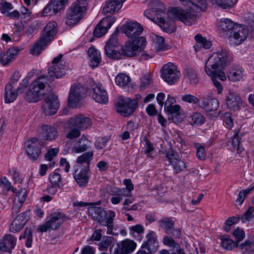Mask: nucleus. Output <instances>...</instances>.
<instances>
[{
  "instance_id": "nucleus-1",
  "label": "nucleus",
  "mask_w": 254,
  "mask_h": 254,
  "mask_svg": "<svg viewBox=\"0 0 254 254\" xmlns=\"http://www.w3.org/2000/svg\"><path fill=\"white\" fill-rule=\"evenodd\" d=\"M183 5H188L189 9H184L174 7L167 13L165 12L164 5L159 3L157 7L144 11V15L157 23L166 32H173L174 19L179 20L186 25L193 24L196 19V13L205 10L207 8L206 0H180Z\"/></svg>"
},
{
  "instance_id": "nucleus-2",
  "label": "nucleus",
  "mask_w": 254,
  "mask_h": 254,
  "mask_svg": "<svg viewBox=\"0 0 254 254\" xmlns=\"http://www.w3.org/2000/svg\"><path fill=\"white\" fill-rule=\"evenodd\" d=\"M232 60V58L228 51L222 47H218L205 63L206 73L211 77L218 94L222 93L223 87L216 79L218 78L221 81L226 79L225 73L219 69L223 68Z\"/></svg>"
},
{
  "instance_id": "nucleus-3",
  "label": "nucleus",
  "mask_w": 254,
  "mask_h": 254,
  "mask_svg": "<svg viewBox=\"0 0 254 254\" xmlns=\"http://www.w3.org/2000/svg\"><path fill=\"white\" fill-rule=\"evenodd\" d=\"M89 215L100 225L107 227L108 234H114V218L116 213L113 210L106 211L103 208L99 207H91L88 209Z\"/></svg>"
},
{
  "instance_id": "nucleus-4",
  "label": "nucleus",
  "mask_w": 254,
  "mask_h": 254,
  "mask_svg": "<svg viewBox=\"0 0 254 254\" xmlns=\"http://www.w3.org/2000/svg\"><path fill=\"white\" fill-rule=\"evenodd\" d=\"M49 81L47 76L41 75L34 80L30 85L29 91L26 93L24 98L29 102H36L44 96L43 92L46 84Z\"/></svg>"
},
{
  "instance_id": "nucleus-5",
  "label": "nucleus",
  "mask_w": 254,
  "mask_h": 254,
  "mask_svg": "<svg viewBox=\"0 0 254 254\" xmlns=\"http://www.w3.org/2000/svg\"><path fill=\"white\" fill-rule=\"evenodd\" d=\"M88 3L87 0H76L70 6L67 12L65 23L70 26L77 24L83 18Z\"/></svg>"
},
{
  "instance_id": "nucleus-6",
  "label": "nucleus",
  "mask_w": 254,
  "mask_h": 254,
  "mask_svg": "<svg viewBox=\"0 0 254 254\" xmlns=\"http://www.w3.org/2000/svg\"><path fill=\"white\" fill-rule=\"evenodd\" d=\"M146 45L144 37L139 38L138 40H131L127 41L120 50L121 59L122 56L133 57L141 52Z\"/></svg>"
},
{
  "instance_id": "nucleus-7",
  "label": "nucleus",
  "mask_w": 254,
  "mask_h": 254,
  "mask_svg": "<svg viewBox=\"0 0 254 254\" xmlns=\"http://www.w3.org/2000/svg\"><path fill=\"white\" fill-rule=\"evenodd\" d=\"M63 57L62 54H60L53 59L52 65L48 68V74L47 75L49 81L53 80L55 78H60L65 74V63L63 60Z\"/></svg>"
},
{
  "instance_id": "nucleus-8",
  "label": "nucleus",
  "mask_w": 254,
  "mask_h": 254,
  "mask_svg": "<svg viewBox=\"0 0 254 254\" xmlns=\"http://www.w3.org/2000/svg\"><path fill=\"white\" fill-rule=\"evenodd\" d=\"M137 104L138 103L135 100L121 97L116 103L117 111L123 116L127 117L134 112Z\"/></svg>"
},
{
  "instance_id": "nucleus-9",
  "label": "nucleus",
  "mask_w": 254,
  "mask_h": 254,
  "mask_svg": "<svg viewBox=\"0 0 254 254\" xmlns=\"http://www.w3.org/2000/svg\"><path fill=\"white\" fill-rule=\"evenodd\" d=\"M89 82L91 88L90 93L93 99L100 104H107L108 102V95L103 85L100 83H96L92 79H90Z\"/></svg>"
},
{
  "instance_id": "nucleus-10",
  "label": "nucleus",
  "mask_w": 254,
  "mask_h": 254,
  "mask_svg": "<svg viewBox=\"0 0 254 254\" xmlns=\"http://www.w3.org/2000/svg\"><path fill=\"white\" fill-rule=\"evenodd\" d=\"M181 74L177 66L169 63L163 66L162 78L170 85L175 84L180 77Z\"/></svg>"
},
{
  "instance_id": "nucleus-11",
  "label": "nucleus",
  "mask_w": 254,
  "mask_h": 254,
  "mask_svg": "<svg viewBox=\"0 0 254 254\" xmlns=\"http://www.w3.org/2000/svg\"><path fill=\"white\" fill-rule=\"evenodd\" d=\"M122 32L128 38L132 40H138L141 34L143 28L142 25L136 21H126L122 27Z\"/></svg>"
},
{
  "instance_id": "nucleus-12",
  "label": "nucleus",
  "mask_w": 254,
  "mask_h": 254,
  "mask_svg": "<svg viewBox=\"0 0 254 254\" xmlns=\"http://www.w3.org/2000/svg\"><path fill=\"white\" fill-rule=\"evenodd\" d=\"M86 93L85 88L81 85H73L70 89L68 98V106L76 107L79 103L83 99Z\"/></svg>"
},
{
  "instance_id": "nucleus-13",
  "label": "nucleus",
  "mask_w": 254,
  "mask_h": 254,
  "mask_svg": "<svg viewBox=\"0 0 254 254\" xmlns=\"http://www.w3.org/2000/svg\"><path fill=\"white\" fill-rule=\"evenodd\" d=\"M118 33V31L116 30L107 42L105 47L106 55L109 58L115 60L121 59L120 51H119L116 50L119 45L117 37Z\"/></svg>"
},
{
  "instance_id": "nucleus-14",
  "label": "nucleus",
  "mask_w": 254,
  "mask_h": 254,
  "mask_svg": "<svg viewBox=\"0 0 254 254\" xmlns=\"http://www.w3.org/2000/svg\"><path fill=\"white\" fill-rule=\"evenodd\" d=\"M65 215L60 212L54 213L50 220L40 225L38 230L41 232H46L49 229L56 230L63 223Z\"/></svg>"
},
{
  "instance_id": "nucleus-15",
  "label": "nucleus",
  "mask_w": 254,
  "mask_h": 254,
  "mask_svg": "<svg viewBox=\"0 0 254 254\" xmlns=\"http://www.w3.org/2000/svg\"><path fill=\"white\" fill-rule=\"evenodd\" d=\"M225 103L227 108L233 111H239L245 106L240 96L236 92L229 91L225 98Z\"/></svg>"
},
{
  "instance_id": "nucleus-16",
  "label": "nucleus",
  "mask_w": 254,
  "mask_h": 254,
  "mask_svg": "<svg viewBox=\"0 0 254 254\" xmlns=\"http://www.w3.org/2000/svg\"><path fill=\"white\" fill-rule=\"evenodd\" d=\"M166 158L169 161L170 164L172 166L175 173L178 174L184 171L186 168V163L183 160L179 158L177 152L173 150L168 151L166 153Z\"/></svg>"
},
{
  "instance_id": "nucleus-17",
  "label": "nucleus",
  "mask_w": 254,
  "mask_h": 254,
  "mask_svg": "<svg viewBox=\"0 0 254 254\" xmlns=\"http://www.w3.org/2000/svg\"><path fill=\"white\" fill-rule=\"evenodd\" d=\"M59 107V101L57 96L53 93L48 95L44 100L42 106V110L47 116L54 115Z\"/></svg>"
},
{
  "instance_id": "nucleus-18",
  "label": "nucleus",
  "mask_w": 254,
  "mask_h": 254,
  "mask_svg": "<svg viewBox=\"0 0 254 254\" xmlns=\"http://www.w3.org/2000/svg\"><path fill=\"white\" fill-rule=\"evenodd\" d=\"M115 21L116 18L113 16L103 18L94 31V36L99 38L104 35Z\"/></svg>"
},
{
  "instance_id": "nucleus-19",
  "label": "nucleus",
  "mask_w": 254,
  "mask_h": 254,
  "mask_svg": "<svg viewBox=\"0 0 254 254\" xmlns=\"http://www.w3.org/2000/svg\"><path fill=\"white\" fill-rule=\"evenodd\" d=\"M248 33V29L246 26L237 24L231 32L230 37L234 39L236 44L239 45L247 39Z\"/></svg>"
},
{
  "instance_id": "nucleus-20",
  "label": "nucleus",
  "mask_w": 254,
  "mask_h": 254,
  "mask_svg": "<svg viewBox=\"0 0 254 254\" xmlns=\"http://www.w3.org/2000/svg\"><path fill=\"white\" fill-rule=\"evenodd\" d=\"M68 124L71 127H75L81 130L86 129L92 124L91 119L83 115H77L70 118Z\"/></svg>"
},
{
  "instance_id": "nucleus-21",
  "label": "nucleus",
  "mask_w": 254,
  "mask_h": 254,
  "mask_svg": "<svg viewBox=\"0 0 254 254\" xmlns=\"http://www.w3.org/2000/svg\"><path fill=\"white\" fill-rule=\"evenodd\" d=\"M38 144L37 139L35 138L29 139L25 142V150L27 155L32 160H37L41 154Z\"/></svg>"
},
{
  "instance_id": "nucleus-22",
  "label": "nucleus",
  "mask_w": 254,
  "mask_h": 254,
  "mask_svg": "<svg viewBox=\"0 0 254 254\" xmlns=\"http://www.w3.org/2000/svg\"><path fill=\"white\" fill-rule=\"evenodd\" d=\"M57 32V24L54 21L49 22L44 27L42 36V40L44 42H50Z\"/></svg>"
},
{
  "instance_id": "nucleus-23",
  "label": "nucleus",
  "mask_w": 254,
  "mask_h": 254,
  "mask_svg": "<svg viewBox=\"0 0 254 254\" xmlns=\"http://www.w3.org/2000/svg\"><path fill=\"white\" fill-rule=\"evenodd\" d=\"M91 142L85 135H83L76 140L71 148V153H80L87 150L91 146Z\"/></svg>"
},
{
  "instance_id": "nucleus-24",
  "label": "nucleus",
  "mask_w": 254,
  "mask_h": 254,
  "mask_svg": "<svg viewBox=\"0 0 254 254\" xmlns=\"http://www.w3.org/2000/svg\"><path fill=\"white\" fill-rule=\"evenodd\" d=\"M199 107L207 112L214 111L219 107V102L215 98L207 95L202 98Z\"/></svg>"
},
{
  "instance_id": "nucleus-25",
  "label": "nucleus",
  "mask_w": 254,
  "mask_h": 254,
  "mask_svg": "<svg viewBox=\"0 0 254 254\" xmlns=\"http://www.w3.org/2000/svg\"><path fill=\"white\" fill-rule=\"evenodd\" d=\"M123 4L121 0H106L103 6L102 12L105 15L113 14L119 11Z\"/></svg>"
},
{
  "instance_id": "nucleus-26",
  "label": "nucleus",
  "mask_w": 254,
  "mask_h": 254,
  "mask_svg": "<svg viewBox=\"0 0 254 254\" xmlns=\"http://www.w3.org/2000/svg\"><path fill=\"white\" fill-rule=\"evenodd\" d=\"M146 241L142 244L141 248L147 249L150 252H155L158 247L156 234L153 231H150L146 236Z\"/></svg>"
},
{
  "instance_id": "nucleus-27",
  "label": "nucleus",
  "mask_w": 254,
  "mask_h": 254,
  "mask_svg": "<svg viewBox=\"0 0 254 254\" xmlns=\"http://www.w3.org/2000/svg\"><path fill=\"white\" fill-rule=\"evenodd\" d=\"M18 50L15 47L10 48L5 53L0 55V62L3 65L12 62L15 58Z\"/></svg>"
},
{
  "instance_id": "nucleus-28",
  "label": "nucleus",
  "mask_w": 254,
  "mask_h": 254,
  "mask_svg": "<svg viewBox=\"0 0 254 254\" xmlns=\"http://www.w3.org/2000/svg\"><path fill=\"white\" fill-rule=\"evenodd\" d=\"M42 134L45 139L52 140L57 137L58 131L54 127L44 125L42 127Z\"/></svg>"
},
{
  "instance_id": "nucleus-29",
  "label": "nucleus",
  "mask_w": 254,
  "mask_h": 254,
  "mask_svg": "<svg viewBox=\"0 0 254 254\" xmlns=\"http://www.w3.org/2000/svg\"><path fill=\"white\" fill-rule=\"evenodd\" d=\"M88 54L90 58V66L92 68L97 67L101 61L100 51L94 47H91L88 50Z\"/></svg>"
},
{
  "instance_id": "nucleus-30",
  "label": "nucleus",
  "mask_w": 254,
  "mask_h": 254,
  "mask_svg": "<svg viewBox=\"0 0 254 254\" xmlns=\"http://www.w3.org/2000/svg\"><path fill=\"white\" fill-rule=\"evenodd\" d=\"M244 70L239 66L232 67L227 73L228 79L233 82L240 81L244 77Z\"/></svg>"
},
{
  "instance_id": "nucleus-31",
  "label": "nucleus",
  "mask_w": 254,
  "mask_h": 254,
  "mask_svg": "<svg viewBox=\"0 0 254 254\" xmlns=\"http://www.w3.org/2000/svg\"><path fill=\"white\" fill-rule=\"evenodd\" d=\"M241 135L238 131L231 138L228 144L231 149L233 151L236 150L238 154H240L244 150V148L241 146Z\"/></svg>"
},
{
  "instance_id": "nucleus-32",
  "label": "nucleus",
  "mask_w": 254,
  "mask_h": 254,
  "mask_svg": "<svg viewBox=\"0 0 254 254\" xmlns=\"http://www.w3.org/2000/svg\"><path fill=\"white\" fill-rule=\"evenodd\" d=\"M168 115L169 120H172L173 122L176 123L180 120V106L178 105L170 106L164 109Z\"/></svg>"
},
{
  "instance_id": "nucleus-33",
  "label": "nucleus",
  "mask_w": 254,
  "mask_h": 254,
  "mask_svg": "<svg viewBox=\"0 0 254 254\" xmlns=\"http://www.w3.org/2000/svg\"><path fill=\"white\" fill-rule=\"evenodd\" d=\"M17 93L15 87L10 84H7L5 87L4 101L6 103L13 102L17 98Z\"/></svg>"
},
{
  "instance_id": "nucleus-34",
  "label": "nucleus",
  "mask_w": 254,
  "mask_h": 254,
  "mask_svg": "<svg viewBox=\"0 0 254 254\" xmlns=\"http://www.w3.org/2000/svg\"><path fill=\"white\" fill-rule=\"evenodd\" d=\"M237 25L236 23L232 21L229 18L221 19L218 24V30L222 32H231Z\"/></svg>"
},
{
  "instance_id": "nucleus-35",
  "label": "nucleus",
  "mask_w": 254,
  "mask_h": 254,
  "mask_svg": "<svg viewBox=\"0 0 254 254\" xmlns=\"http://www.w3.org/2000/svg\"><path fill=\"white\" fill-rule=\"evenodd\" d=\"M88 169L80 170L79 173L74 174V178L80 187H84L88 182L89 177L87 175Z\"/></svg>"
},
{
  "instance_id": "nucleus-36",
  "label": "nucleus",
  "mask_w": 254,
  "mask_h": 254,
  "mask_svg": "<svg viewBox=\"0 0 254 254\" xmlns=\"http://www.w3.org/2000/svg\"><path fill=\"white\" fill-rule=\"evenodd\" d=\"M243 254H254V239L248 240L245 243L237 245Z\"/></svg>"
},
{
  "instance_id": "nucleus-37",
  "label": "nucleus",
  "mask_w": 254,
  "mask_h": 254,
  "mask_svg": "<svg viewBox=\"0 0 254 254\" xmlns=\"http://www.w3.org/2000/svg\"><path fill=\"white\" fill-rule=\"evenodd\" d=\"M65 128L68 130L66 134V137L70 139L77 138L80 136L81 130L75 127H71L68 124V122L66 124Z\"/></svg>"
},
{
  "instance_id": "nucleus-38",
  "label": "nucleus",
  "mask_w": 254,
  "mask_h": 254,
  "mask_svg": "<svg viewBox=\"0 0 254 254\" xmlns=\"http://www.w3.org/2000/svg\"><path fill=\"white\" fill-rule=\"evenodd\" d=\"M121 248L125 254L132 253L136 247V244L132 240L127 239L122 242Z\"/></svg>"
},
{
  "instance_id": "nucleus-39",
  "label": "nucleus",
  "mask_w": 254,
  "mask_h": 254,
  "mask_svg": "<svg viewBox=\"0 0 254 254\" xmlns=\"http://www.w3.org/2000/svg\"><path fill=\"white\" fill-rule=\"evenodd\" d=\"M194 38L196 42V44L194 47L196 51V47H202L204 49H208L211 46V42L207 41L205 38L202 37L200 35H196Z\"/></svg>"
},
{
  "instance_id": "nucleus-40",
  "label": "nucleus",
  "mask_w": 254,
  "mask_h": 254,
  "mask_svg": "<svg viewBox=\"0 0 254 254\" xmlns=\"http://www.w3.org/2000/svg\"><path fill=\"white\" fill-rule=\"evenodd\" d=\"M153 44L155 50L158 52L165 51L168 49V46L165 44V40L163 37L155 36L153 39Z\"/></svg>"
},
{
  "instance_id": "nucleus-41",
  "label": "nucleus",
  "mask_w": 254,
  "mask_h": 254,
  "mask_svg": "<svg viewBox=\"0 0 254 254\" xmlns=\"http://www.w3.org/2000/svg\"><path fill=\"white\" fill-rule=\"evenodd\" d=\"M163 243L165 246L170 248L171 250L173 252H174V253H176L178 249L181 247L180 244L177 243L172 237H164L163 240Z\"/></svg>"
},
{
  "instance_id": "nucleus-42",
  "label": "nucleus",
  "mask_w": 254,
  "mask_h": 254,
  "mask_svg": "<svg viewBox=\"0 0 254 254\" xmlns=\"http://www.w3.org/2000/svg\"><path fill=\"white\" fill-rule=\"evenodd\" d=\"M130 81V77L124 73H119L115 77L116 84L122 87L128 85Z\"/></svg>"
},
{
  "instance_id": "nucleus-43",
  "label": "nucleus",
  "mask_w": 254,
  "mask_h": 254,
  "mask_svg": "<svg viewBox=\"0 0 254 254\" xmlns=\"http://www.w3.org/2000/svg\"><path fill=\"white\" fill-rule=\"evenodd\" d=\"M2 240L11 253L16 244V238L11 234H6L3 236Z\"/></svg>"
},
{
  "instance_id": "nucleus-44",
  "label": "nucleus",
  "mask_w": 254,
  "mask_h": 254,
  "mask_svg": "<svg viewBox=\"0 0 254 254\" xmlns=\"http://www.w3.org/2000/svg\"><path fill=\"white\" fill-rule=\"evenodd\" d=\"M33 231L31 228H26L24 232L19 237V240L26 239L25 245L27 248H30L32 243Z\"/></svg>"
},
{
  "instance_id": "nucleus-45",
  "label": "nucleus",
  "mask_w": 254,
  "mask_h": 254,
  "mask_svg": "<svg viewBox=\"0 0 254 254\" xmlns=\"http://www.w3.org/2000/svg\"><path fill=\"white\" fill-rule=\"evenodd\" d=\"M221 245L222 247L227 250H231L233 248L237 247L238 243L235 244L234 241L227 237H222L221 238Z\"/></svg>"
},
{
  "instance_id": "nucleus-46",
  "label": "nucleus",
  "mask_w": 254,
  "mask_h": 254,
  "mask_svg": "<svg viewBox=\"0 0 254 254\" xmlns=\"http://www.w3.org/2000/svg\"><path fill=\"white\" fill-rule=\"evenodd\" d=\"M129 234L133 237H138L137 239L139 241L141 240L140 235L143 233L144 228L140 224L131 226L129 228Z\"/></svg>"
},
{
  "instance_id": "nucleus-47",
  "label": "nucleus",
  "mask_w": 254,
  "mask_h": 254,
  "mask_svg": "<svg viewBox=\"0 0 254 254\" xmlns=\"http://www.w3.org/2000/svg\"><path fill=\"white\" fill-rule=\"evenodd\" d=\"M48 42H44L42 40L40 37L39 40L34 44L33 48L30 50V53L33 55H38L43 50V48L47 46Z\"/></svg>"
},
{
  "instance_id": "nucleus-48",
  "label": "nucleus",
  "mask_w": 254,
  "mask_h": 254,
  "mask_svg": "<svg viewBox=\"0 0 254 254\" xmlns=\"http://www.w3.org/2000/svg\"><path fill=\"white\" fill-rule=\"evenodd\" d=\"M186 72V78L189 80L190 84L195 85L198 81L195 71L191 68H189L187 69Z\"/></svg>"
},
{
  "instance_id": "nucleus-49",
  "label": "nucleus",
  "mask_w": 254,
  "mask_h": 254,
  "mask_svg": "<svg viewBox=\"0 0 254 254\" xmlns=\"http://www.w3.org/2000/svg\"><path fill=\"white\" fill-rule=\"evenodd\" d=\"M93 156V152L91 151L87 152L79 156L76 160V162L79 164L85 163L88 166Z\"/></svg>"
},
{
  "instance_id": "nucleus-50",
  "label": "nucleus",
  "mask_w": 254,
  "mask_h": 254,
  "mask_svg": "<svg viewBox=\"0 0 254 254\" xmlns=\"http://www.w3.org/2000/svg\"><path fill=\"white\" fill-rule=\"evenodd\" d=\"M68 0H52L53 4V12L56 14L64 8Z\"/></svg>"
},
{
  "instance_id": "nucleus-51",
  "label": "nucleus",
  "mask_w": 254,
  "mask_h": 254,
  "mask_svg": "<svg viewBox=\"0 0 254 254\" xmlns=\"http://www.w3.org/2000/svg\"><path fill=\"white\" fill-rule=\"evenodd\" d=\"M218 6L224 8H230L237 2L238 0H213Z\"/></svg>"
},
{
  "instance_id": "nucleus-52",
  "label": "nucleus",
  "mask_w": 254,
  "mask_h": 254,
  "mask_svg": "<svg viewBox=\"0 0 254 254\" xmlns=\"http://www.w3.org/2000/svg\"><path fill=\"white\" fill-rule=\"evenodd\" d=\"M49 179L50 183L53 186H57V187H60L61 185L62 184L61 176L56 171L50 174Z\"/></svg>"
},
{
  "instance_id": "nucleus-53",
  "label": "nucleus",
  "mask_w": 254,
  "mask_h": 254,
  "mask_svg": "<svg viewBox=\"0 0 254 254\" xmlns=\"http://www.w3.org/2000/svg\"><path fill=\"white\" fill-rule=\"evenodd\" d=\"M16 189L12 188V190L16 193L14 200H17V202L23 203L26 198V190L25 189H20L18 191H16Z\"/></svg>"
},
{
  "instance_id": "nucleus-54",
  "label": "nucleus",
  "mask_w": 254,
  "mask_h": 254,
  "mask_svg": "<svg viewBox=\"0 0 254 254\" xmlns=\"http://www.w3.org/2000/svg\"><path fill=\"white\" fill-rule=\"evenodd\" d=\"M181 100L182 101L189 104H198L200 102V100L197 97L190 94L182 95Z\"/></svg>"
},
{
  "instance_id": "nucleus-55",
  "label": "nucleus",
  "mask_w": 254,
  "mask_h": 254,
  "mask_svg": "<svg viewBox=\"0 0 254 254\" xmlns=\"http://www.w3.org/2000/svg\"><path fill=\"white\" fill-rule=\"evenodd\" d=\"M161 226L164 228L167 234H171V230L174 229V222L169 219H164L160 221Z\"/></svg>"
},
{
  "instance_id": "nucleus-56",
  "label": "nucleus",
  "mask_w": 254,
  "mask_h": 254,
  "mask_svg": "<svg viewBox=\"0 0 254 254\" xmlns=\"http://www.w3.org/2000/svg\"><path fill=\"white\" fill-rule=\"evenodd\" d=\"M13 8L12 4L5 1L1 0L0 2V11L6 16L9 11Z\"/></svg>"
},
{
  "instance_id": "nucleus-57",
  "label": "nucleus",
  "mask_w": 254,
  "mask_h": 254,
  "mask_svg": "<svg viewBox=\"0 0 254 254\" xmlns=\"http://www.w3.org/2000/svg\"><path fill=\"white\" fill-rule=\"evenodd\" d=\"M254 211V207L250 206L247 211L241 216V220L243 222L249 221L253 219L254 216L253 213Z\"/></svg>"
},
{
  "instance_id": "nucleus-58",
  "label": "nucleus",
  "mask_w": 254,
  "mask_h": 254,
  "mask_svg": "<svg viewBox=\"0 0 254 254\" xmlns=\"http://www.w3.org/2000/svg\"><path fill=\"white\" fill-rule=\"evenodd\" d=\"M190 118L193 124L200 125L204 122V117L199 113L195 112L191 115Z\"/></svg>"
},
{
  "instance_id": "nucleus-59",
  "label": "nucleus",
  "mask_w": 254,
  "mask_h": 254,
  "mask_svg": "<svg viewBox=\"0 0 254 254\" xmlns=\"http://www.w3.org/2000/svg\"><path fill=\"white\" fill-rule=\"evenodd\" d=\"M113 240L112 237L107 236L103 238L102 241L99 244L100 250L103 251L107 249L112 243Z\"/></svg>"
},
{
  "instance_id": "nucleus-60",
  "label": "nucleus",
  "mask_w": 254,
  "mask_h": 254,
  "mask_svg": "<svg viewBox=\"0 0 254 254\" xmlns=\"http://www.w3.org/2000/svg\"><path fill=\"white\" fill-rule=\"evenodd\" d=\"M30 211L26 210L18 215L15 219H18V221L24 226L29 219Z\"/></svg>"
},
{
  "instance_id": "nucleus-61",
  "label": "nucleus",
  "mask_w": 254,
  "mask_h": 254,
  "mask_svg": "<svg viewBox=\"0 0 254 254\" xmlns=\"http://www.w3.org/2000/svg\"><path fill=\"white\" fill-rule=\"evenodd\" d=\"M23 227L24 226L18 221V219L15 218L9 227V230L11 232L16 233L20 231Z\"/></svg>"
},
{
  "instance_id": "nucleus-62",
  "label": "nucleus",
  "mask_w": 254,
  "mask_h": 254,
  "mask_svg": "<svg viewBox=\"0 0 254 254\" xmlns=\"http://www.w3.org/2000/svg\"><path fill=\"white\" fill-rule=\"evenodd\" d=\"M195 146L196 148L197 157L201 160L205 159L206 157V153L204 147L198 143H195Z\"/></svg>"
},
{
  "instance_id": "nucleus-63",
  "label": "nucleus",
  "mask_w": 254,
  "mask_h": 254,
  "mask_svg": "<svg viewBox=\"0 0 254 254\" xmlns=\"http://www.w3.org/2000/svg\"><path fill=\"white\" fill-rule=\"evenodd\" d=\"M59 152V150L56 148L50 149L45 154V158L46 160L52 162L54 157H56Z\"/></svg>"
},
{
  "instance_id": "nucleus-64",
  "label": "nucleus",
  "mask_w": 254,
  "mask_h": 254,
  "mask_svg": "<svg viewBox=\"0 0 254 254\" xmlns=\"http://www.w3.org/2000/svg\"><path fill=\"white\" fill-rule=\"evenodd\" d=\"M141 87L145 88L148 87L152 82L151 75L149 74L145 75L141 78Z\"/></svg>"
}]
</instances>
